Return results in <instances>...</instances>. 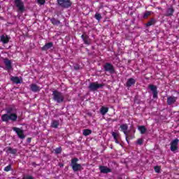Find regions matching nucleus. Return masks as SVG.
I'll use <instances>...</instances> for the list:
<instances>
[{"instance_id":"f257e3e1","label":"nucleus","mask_w":179,"mask_h":179,"mask_svg":"<svg viewBox=\"0 0 179 179\" xmlns=\"http://www.w3.org/2000/svg\"><path fill=\"white\" fill-rule=\"evenodd\" d=\"M5 114L1 115V121L3 122H9L12 121L13 122H16L17 121V109L15 105H10V106L6 108Z\"/></svg>"},{"instance_id":"f03ea898","label":"nucleus","mask_w":179,"mask_h":179,"mask_svg":"<svg viewBox=\"0 0 179 179\" xmlns=\"http://www.w3.org/2000/svg\"><path fill=\"white\" fill-rule=\"evenodd\" d=\"M52 100L58 104H62V103L65 101V96H64V94L57 90L52 91Z\"/></svg>"},{"instance_id":"7ed1b4c3","label":"nucleus","mask_w":179,"mask_h":179,"mask_svg":"<svg viewBox=\"0 0 179 179\" xmlns=\"http://www.w3.org/2000/svg\"><path fill=\"white\" fill-rule=\"evenodd\" d=\"M57 5L63 9H68L72 6V1L71 0H57Z\"/></svg>"},{"instance_id":"20e7f679","label":"nucleus","mask_w":179,"mask_h":179,"mask_svg":"<svg viewBox=\"0 0 179 179\" xmlns=\"http://www.w3.org/2000/svg\"><path fill=\"white\" fill-rule=\"evenodd\" d=\"M78 162H79V159L78 158H73L71 159V167L73 171H79L82 170V165L80 164H78Z\"/></svg>"},{"instance_id":"39448f33","label":"nucleus","mask_w":179,"mask_h":179,"mask_svg":"<svg viewBox=\"0 0 179 179\" xmlns=\"http://www.w3.org/2000/svg\"><path fill=\"white\" fill-rule=\"evenodd\" d=\"M104 87V84H99V83H90V85L88 87V89L90 90V92H96V90H99V89H103Z\"/></svg>"},{"instance_id":"423d86ee","label":"nucleus","mask_w":179,"mask_h":179,"mask_svg":"<svg viewBox=\"0 0 179 179\" xmlns=\"http://www.w3.org/2000/svg\"><path fill=\"white\" fill-rule=\"evenodd\" d=\"M14 5L17 8V12L23 13L24 12V3L22 0H14Z\"/></svg>"},{"instance_id":"0eeeda50","label":"nucleus","mask_w":179,"mask_h":179,"mask_svg":"<svg viewBox=\"0 0 179 179\" xmlns=\"http://www.w3.org/2000/svg\"><path fill=\"white\" fill-rule=\"evenodd\" d=\"M103 69L105 72H109V73H115V69L111 63L106 62L103 65Z\"/></svg>"},{"instance_id":"6e6552de","label":"nucleus","mask_w":179,"mask_h":179,"mask_svg":"<svg viewBox=\"0 0 179 179\" xmlns=\"http://www.w3.org/2000/svg\"><path fill=\"white\" fill-rule=\"evenodd\" d=\"M178 138H175L171 142L170 150L171 152H177L178 150Z\"/></svg>"},{"instance_id":"1a4fd4ad","label":"nucleus","mask_w":179,"mask_h":179,"mask_svg":"<svg viewBox=\"0 0 179 179\" xmlns=\"http://www.w3.org/2000/svg\"><path fill=\"white\" fill-rule=\"evenodd\" d=\"M13 130L16 132L18 138H20V139H24V138H26V136H24V131L19 128V127H13Z\"/></svg>"},{"instance_id":"9d476101","label":"nucleus","mask_w":179,"mask_h":179,"mask_svg":"<svg viewBox=\"0 0 179 179\" xmlns=\"http://www.w3.org/2000/svg\"><path fill=\"white\" fill-rule=\"evenodd\" d=\"M120 131L124 134L126 136V141L128 143H129V140H128V124H123L120 125Z\"/></svg>"},{"instance_id":"9b49d317","label":"nucleus","mask_w":179,"mask_h":179,"mask_svg":"<svg viewBox=\"0 0 179 179\" xmlns=\"http://www.w3.org/2000/svg\"><path fill=\"white\" fill-rule=\"evenodd\" d=\"M148 89L152 92V97L153 99H157V96L159 94V92H157V87L156 85H150L148 86Z\"/></svg>"},{"instance_id":"f8f14e48","label":"nucleus","mask_w":179,"mask_h":179,"mask_svg":"<svg viewBox=\"0 0 179 179\" xmlns=\"http://www.w3.org/2000/svg\"><path fill=\"white\" fill-rule=\"evenodd\" d=\"M81 38L83 41H84V44H86V45H90L92 44V40L89 38V35L83 34L81 36Z\"/></svg>"},{"instance_id":"ddd939ff","label":"nucleus","mask_w":179,"mask_h":179,"mask_svg":"<svg viewBox=\"0 0 179 179\" xmlns=\"http://www.w3.org/2000/svg\"><path fill=\"white\" fill-rule=\"evenodd\" d=\"M3 61L6 71H10V69H12V61L9 60L8 58H4Z\"/></svg>"},{"instance_id":"4468645a","label":"nucleus","mask_w":179,"mask_h":179,"mask_svg":"<svg viewBox=\"0 0 179 179\" xmlns=\"http://www.w3.org/2000/svg\"><path fill=\"white\" fill-rule=\"evenodd\" d=\"M177 96H170L167 97L166 103L168 106H173L176 101H177Z\"/></svg>"},{"instance_id":"2eb2a0df","label":"nucleus","mask_w":179,"mask_h":179,"mask_svg":"<svg viewBox=\"0 0 179 179\" xmlns=\"http://www.w3.org/2000/svg\"><path fill=\"white\" fill-rule=\"evenodd\" d=\"M4 150H6V153L9 155H16L17 153V149L16 148H12L11 147H6Z\"/></svg>"},{"instance_id":"dca6fc26","label":"nucleus","mask_w":179,"mask_h":179,"mask_svg":"<svg viewBox=\"0 0 179 179\" xmlns=\"http://www.w3.org/2000/svg\"><path fill=\"white\" fill-rule=\"evenodd\" d=\"M99 170L101 173H103V174H108V173H111V169L104 166H99Z\"/></svg>"},{"instance_id":"f3484780","label":"nucleus","mask_w":179,"mask_h":179,"mask_svg":"<svg viewBox=\"0 0 179 179\" xmlns=\"http://www.w3.org/2000/svg\"><path fill=\"white\" fill-rule=\"evenodd\" d=\"M29 87L31 92H34V93H37V92H40V90H41V88H40V87H38V85L36 84H31Z\"/></svg>"},{"instance_id":"a211bd4d","label":"nucleus","mask_w":179,"mask_h":179,"mask_svg":"<svg viewBox=\"0 0 179 179\" xmlns=\"http://www.w3.org/2000/svg\"><path fill=\"white\" fill-rule=\"evenodd\" d=\"M0 40L1 41V43H3V44H8V43H9V40H10V38H9V36H8V35H1L0 37Z\"/></svg>"},{"instance_id":"6ab92c4d","label":"nucleus","mask_w":179,"mask_h":179,"mask_svg":"<svg viewBox=\"0 0 179 179\" xmlns=\"http://www.w3.org/2000/svg\"><path fill=\"white\" fill-rule=\"evenodd\" d=\"M54 43L52 42H49L46 43L44 46L42 47V51H47V50H50V48H52Z\"/></svg>"},{"instance_id":"aec40b11","label":"nucleus","mask_w":179,"mask_h":179,"mask_svg":"<svg viewBox=\"0 0 179 179\" xmlns=\"http://www.w3.org/2000/svg\"><path fill=\"white\" fill-rule=\"evenodd\" d=\"M135 83H136V80L133 78H131L127 80V82L126 83V86L127 87H131V86H133V85H135Z\"/></svg>"},{"instance_id":"412c9836","label":"nucleus","mask_w":179,"mask_h":179,"mask_svg":"<svg viewBox=\"0 0 179 179\" xmlns=\"http://www.w3.org/2000/svg\"><path fill=\"white\" fill-rule=\"evenodd\" d=\"M10 80L11 82H13V83H15L16 85H19L22 83V80H20V78H19V77L17 76H12L10 78Z\"/></svg>"},{"instance_id":"4be33fe9","label":"nucleus","mask_w":179,"mask_h":179,"mask_svg":"<svg viewBox=\"0 0 179 179\" xmlns=\"http://www.w3.org/2000/svg\"><path fill=\"white\" fill-rule=\"evenodd\" d=\"M154 24H156V19L151 18L146 24L145 27H150V26H154Z\"/></svg>"},{"instance_id":"5701e85b","label":"nucleus","mask_w":179,"mask_h":179,"mask_svg":"<svg viewBox=\"0 0 179 179\" xmlns=\"http://www.w3.org/2000/svg\"><path fill=\"white\" fill-rule=\"evenodd\" d=\"M173 14H174V8H173V7H171L167 9L165 16L170 17V16H173Z\"/></svg>"},{"instance_id":"b1692460","label":"nucleus","mask_w":179,"mask_h":179,"mask_svg":"<svg viewBox=\"0 0 179 179\" xmlns=\"http://www.w3.org/2000/svg\"><path fill=\"white\" fill-rule=\"evenodd\" d=\"M112 136L113 137L115 143H120V141H118V137L120 136V134L113 131Z\"/></svg>"},{"instance_id":"393cba45","label":"nucleus","mask_w":179,"mask_h":179,"mask_svg":"<svg viewBox=\"0 0 179 179\" xmlns=\"http://www.w3.org/2000/svg\"><path fill=\"white\" fill-rule=\"evenodd\" d=\"M100 113H101V115H106V114H107V113H108V108L102 106L100 109Z\"/></svg>"},{"instance_id":"a878e982","label":"nucleus","mask_w":179,"mask_h":179,"mask_svg":"<svg viewBox=\"0 0 179 179\" xmlns=\"http://www.w3.org/2000/svg\"><path fill=\"white\" fill-rule=\"evenodd\" d=\"M50 22L52 23V24H54V26H58L59 24H61V22L58 20H57V18L52 17L50 20Z\"/></svg>"},{"instance_id":"bb28decb","label":"nucleus","mask_w":179,"mask_h":179,"mask_svg":"<svg viewBox=\"0 0 179 179\" xmlns=\"http://www.w3.org/2000/svg\"><path fill=\"white\" fill-rule=\"evenodd\" d=\"M138 131H140L141 135L146 134L147 129L145 126H138Z\"/></svg>"},{"instance_id":"cd10ccee","label":"nucleus","mask_w":179,"mask_h":179,"mask_svg":"<svg viewBox=\"0 0 179 179\" xmlns=\"http://www.w3.org/2000/svg\"><path fill=\"white\" fill-rule=\"evenodd\" d=\"M59 126V121L58 120H53L51 123V127L52 128H58V127Z\"/></svg>"},{"instance_id":"c85d7f7f","label":"nucleus","mask_w":179,"mask_h":179,"mask_svg":"<svg viewBox=\"0 0 179 179\" xmlns=\"http://www.w3.org/2000/svg\"><path fill=\"white\" fill-rule=\"evenodd\" d=\"M91 134H92V130L89 129H85L83 131V135H84V136H89V135H90Z\"/></svg>"},{"instance_id":"c756f323","label":"nucleus","mask_w":179,"mask_h":179,"mask_svg":"<svg viewBox=\"0 0 179 179\" xmlns=\"http://www.w3.org/2000/svg\"><path fill=\"white\" fill-rule=\"evenodd\" d=\"M152 15V11H145L143 15V19H148L149 16Z\"/></svg>"},{"instance_id":"7c9ffc66","label":"nucleus","mask_w":179,"mask_h":179,"mask_svg":"<svg viewBox=\"0 0 179 179\" xmlns=\"http://www.w3.org/2000/svg\"><path fill=\"white\" fill-rule=\"evenodd\" d=\"M54 150L56 155H61L62 153V148L61 147L57 148Z\"/></svg>"},{"instance_id":"2f4dec72","label":"nucleus","mask_w":179,"mask_h":179,"mask_svg":"<svg viewBox=\"0 0 179 179\" xmlns=\"http://www.w3.org/2000/svg\"><path fill=\"white\" fill-rule=\"evenodd\" d=\"M94 18L96 19V20H98V22H100V20H101V14L96 13L94 15Z\"/></svg>"},{"instance_id":"473e14b6","label":"nucleus","mask_w":179,"mask_h":179,"mask_svg":"<svg viewBox=\"0 0 179 179\" xmlns=\"http://www.w3.org/2000/svg\"><path fill=\"white\" fill-rule=\"evenodd\" d=\"M154 170H155V173H157L159 174L162 170V167H160L159 166H155L154 167Z\"/></svg>"},{"instance_id":"72a5a7b5","label":"nucleus","mask_w":179,"mask_h":179,"mask_svg":"<svg viewBox=\"0 0 179 179\" xmlns=\"http://www.w3.org/2000/svg\"><path fill=\"white\" fill-rule=\"evenodd\" d=\"M10 170H12V165L10 164L8 165L4 168V171H6L7 173L8 171H10Z\"/></svg>"},{"instance_id":"f704fd0d","label":"nucleus","mask_w":179,"mask_h":179,"mask_svg":"<svg viewBox=\"0 0 179 179\" xmlns=\"http://www.w3.org/2000/svg\"><path fill=\"white\" fill-rule=\"evenodd\" d=\"M137 145H143V138H138L137 140Z\"/></svg>"},{"instance_id":"c9c22d12","label":"nucleus","mask_w":179,"mask_h":179,"mask_svg":"<svg viewBox=\"0 0 179 179\" xmlns=\"http://www.w3.org/2000/svg\"><path fill=\"white\" fill-rule=\"evenodd\" d=\"M22 179H34V177H33V176L27 175L24 176Z\"/></svg>"},{"instance_id":"e433bc0d","label":"nucleus","mask_w":179,"mask_h":179,"mask_svg":"<svg viewBox=\"0 0 179 179\" xmlns=\"http://www.w3.org/2000/svg\"><path fill=\"white\" fill-rule=\"evenodd\" d=\"M38 3H39V5H44L45 0H38Z\"/></svg>"},{"instance_id":"4c0bfd02","label":"nucleus","mask_w":179,"mask_h":179,"mask_svg":"<svg viewBox=\"0 0 179 179\" xmlns=\"http://www.w3.org/2000/svg\"><path fill=\"white\" fill-rule=\"evenodd\" d=\"M27 143H31V138H27Z\"/></svg>"},{"instance_id":"58836bf2","label":"nucleus","mask_w":179,"mask_h":179,"mask_svg":"<svg viewBox=\"0 0 179 179\" xmlns=\"http://www.w3.org/2000/svg\"><path fill=\"white\" fill-rule=\"evenodd\" d=\"M79 69H80L79 66H74V69L76 71H78Z\"/></svg>"},{"instance_id":"ea45409f","label":"nucleus","mask_w":179,"mask_h":179,"mask_svg":"<svg viewBox=\"0 0 179 179\" xmlns=\"http://www.w3.org/2000/svg\"><path fill=\"white\" fill-rule=\"evenodd\" d=\"M60 167H64V164H59Z\"/></svg>"},{"instance_id":"a19ab883","label":"nucleus","mask_w":179,"mask_h":179,"mask_svg":"<svg viewBox=\"0 0 179 179\" xmlns=\"http://www.w3.org/2000/svg\"><path fill=\"white\" fill-rule=\"evenodd\" d=\"M118 179H122V178H121V177H119V178H118Z\"/></svg>"},{"instance_id":"79ce46f5","label":"nucleus","mask_w":179,"mask_h":179,"mask_svg":"<svg viewBox=\"0 0 179 179\" xmlns=\"http://www.w3.org/2000/svg\"><path fill=\"white\" fill-rule=\"evenodd\" d=\"M134 132H135V130H134Z\"/></svg>"},{"instance_id":"37998d69","label":"nucleus","mask_w":179,"mask_h":179,"mask_svg":"<svg viewBox=\"0 0 179 179\" xmlns=\"http://www.w3.org/2000/svg\"><path fill=\"white\" fill-rule=\"evenodd\" d=\"M0 9H1V6H0Z\"/></svg>"}]
</instances>
